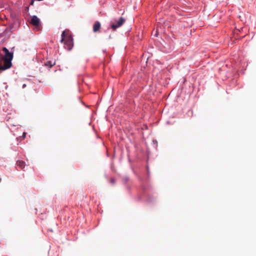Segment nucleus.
<instances>
[{"mask_svg": "<svg viewBox=\"0 0 256 256\" xmlns=\"http://www.w3.org/2000/svg\"><path fill=\"white\" fill-rule=\"evenodd\" d=\"M2 50L5 53L4 60L3 65L0 64V70H6L10 68L12 65V60L13 58V54L10 52L6 48H3Z\"/></svg>", "mask_w": 256, "mask_h": 256, "instance_id": "obj_1", "label": "nucleus"}, {"mask_svg": "<svg viewBox=\"0 0 256 256\" xmlns=\"http://www.w3.org/2000/svg\"><path fill=\"white\" fill-rule=\"evenodd\" d=\"M62 42H64V48L68 50H70L74 46L73 38L71 35L68 36H66V30H64L61 35Z\"/></svg>", "mask_w": 256, "mask_h": 256, "instance_id": "obj_2", "label": "nucleus"}, {"mask_svg": "<svg viewBox=\"0 0 256 256\" xmlns=\"http://www.w3.org/2000/svg\"><path fill=\"white\" fill-rule=\"evenodd\" d=\"M126 20L122 17L120 18L118 20L116 19L113 20V22H112L110 24V28L112 30H116L118 28L121 26L125 22Z\"/></svg>", "mask_w": 256, "mask_h": 256, "instance_id": "obj_3", "label": "nucleus"}, {"mask_svg": "<svg viewBox=\"0 0 256 256\" xmlns=\"http://www.w3.org/2000/svg\"><path fill=\"white\" fill-rule=\"evenodd\" d=\"M31 24L36 27L40 26V22L39 18L36 16H33L31 18Z\"/></svg>", "mask_w": 256, "mask_h": 256, "instance_id": "obj_4", "label": "nucleus"}, {"mask_svg": "<svg viewBox=\"0 0 256 256\" xmlns=\"http://www.w3.org/2000/svg\"><path fill=\"white\" fill-rule=\"evenodd\" d=\"M100 23L98 21L94 22L93 26V31L96 32L100 30Z\"/></svg>", "mask_w": 256, "mask_h": 256, "instance_id": "obj_5", "label": "nucleus"}, {"mask_svg": "<svg viewBox=\"0 0 256 256\" xmlns=\"http://www.w3.org/2000/svg\"><path fill=\"white\" fill-rule=\"evenodd\" d=\"M16 166L19 169L22 170L25 167V162L21 160H18L16 162Z\"/></svg>", "mask_w": 256, "mask_h": 256, "instance_id": "obj_6", "label": "nucleus"}, {"mask_svg": "<svg viewBox=\"0 0 256 256\" xmlns=\"http://www.w3.org/2000/svg\"><path fill=\"white\" fill-rule=\"evenodd\" d=\"M142 197L138 196V200H142L143 199V197L145 196V195L146 194V188L143 186H142Z\"/></svg>", "mask_w": 256, "mask_h": 256, "instance_id": "obj_7", "label": "nucleus"}, {"mask_svg": "<svg viewBox=\"0 0 256 256\" xmlns=\"http://www.w3.org/2000/svg\"><path fill=\"white\" fill-rule=\"evenodd\" d=\"M44 65L50 68H52V66L55 65V62H52L50 60L46 61L44 63Z\"/></svg>", "mask_w": 256, "mask_h": 256, "instance_id": "obj_8", "label": "nucleus"}, {"mask_svg": "<svg viewBox=\"0 0 256 256\" xmlns=\"http://www.w3.org/2000/svg\"><path fill=\"white\" fill-rule=\"evenodd\" d=\"M146 200L148 202H152V200H151V197L150 196H148V198H146Z\"/></svg>", "mask_w": 256, "mask_h": 256, "instance_id": "obj_9", "label": "nucleus"}, {"mask_svg": "<svg viewBox=\"0 0 256 256\" xmlns=\"http://www.w3.org/2000/svg\"><path fill=\"white\" fill-rule=\"evenodd\" d=\"M128 180H129V178L128 177H125L124 178V183L127 182Z\"/></svg>", "mask_w": 256, "mask_h": 256, "instance_id": "obj_10", "label": "nucleus"}, {"mask_svg": "<svg viewBox=\"0 0 256 256\" xmlns=\"http://www.w3.org/2000/svg\"><path fill=\"white\" fill-rule=\"evenodd\" d=\"M7 126H8L10 128V126H15L16 125L14 124H11L10 123H8V124H7Z\"/></svg>", "mask_w": 256, "mask_h": 256, "instance_id": "obj_11", "label": "nucleus"}, {"mask_svg": "<svg viewBox=\"0 0 256 256\" xmlns=\"http://www.w3.org/2000/svg\"><path fill=\"white\" fill-rule=\"evenodd\" d=\"M110 182L112 183V184H114L115 182V180L114 179H112L110 180Z\"/></svg>", "mask_w": 256, "mask_h": 256, "instance_id": "obj_12", "label": "nucleus"}, {"mask_svg": "<svg viewBox=\"0 0 256 256\" xmlns=\"http://www.w3.org/2000/svg\"><path fill=\"white\" fill-rule=\"evenodd\" d=\"M26 86V84H23V85L22 86V88H24Z\"/></svg>", "mask_w": 256, "mask_h": 256, "instance_id": "obj_13", "label": "nucleus"}, {"mask_svg": "<svg viewBox=\"0 0 256 256\" xmlns=\"http://www.w3.org/2000/svg\"><path fill=\"white\" fill-rule=\"evenodd\" d=\"M6 121H8V117H6Z\"/></svg>", "mask_w": 256, "mask_h": 256, "instance_id": "obj_14", "label": "nucleus"}, {"mask_svg": "<svg viewBox=\"0 0 256 256\" xmlns=\"http://www.w3.org/2000/svg\"><path fill=\"white\" fill-rule=\"evenodd\" d=\"M157 34H157V32H156V34H155V36H157Z\"/></svg>", "mask_w": 256, "mask_h": 256, "instance_id": "obj_15", "label": "nucleus"}]
</instances>
